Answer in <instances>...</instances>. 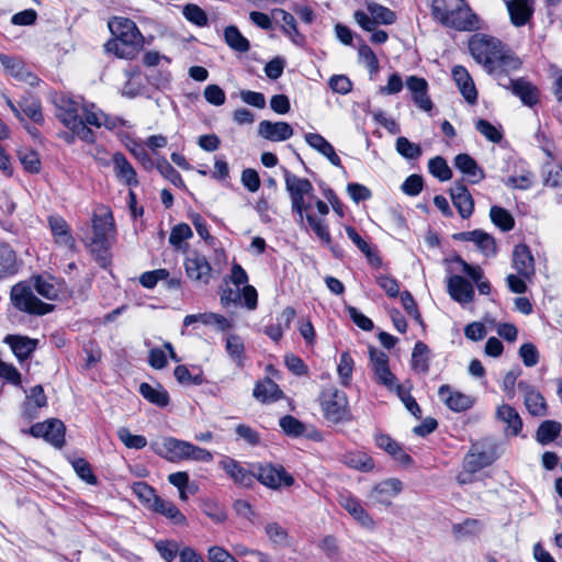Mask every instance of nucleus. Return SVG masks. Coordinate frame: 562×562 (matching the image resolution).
Instances as JSON below:
<instances>
[{
  "label": "nucleus",
  "instance_id": "41",
  "mask_svg": "<svg viewBox=\"0 0 562 562\" xmlns=\"http://www.w3.org/2000/svg\"><path fill=\"white\" fill-rule=\"evenodd\" d=\"M21 114L23 113L33 123L42 125L44 123V116L42 112L41 101L32 95H25L19 102Z\"/></svg>",
  "mask_w": 562,
  "mask_h": 562
},
{
  "label": "nucleus",
  "instance_id": "20",
  "mask_svg": "<svg viewBox=\"0 0 562 562\" xmlns=\"http://www.w3.org/2000/svg\"><path fill=\"white\" fill-rule=\"evenodd\" d=\"M447 288L451 299L460 304H468L474 300V288L462 276H451L447 281Z\"/></svg>",
  "mask_w": 562,
  "mask_h": 562
},
{
  "label": "nucleus",
  "instance_id": "21",
  "mask_svg": "<svg viewBox=\"0 0 562 562\" xmlns=\"http://www.w3.org/2000/svg\"><path fill=\"white\" fill-rule=\"evenodd\" d=\"M406 87L412 93L414 103L423 111L430 112L434 104L427 93L428 83L424 78L409 76L406 79Z\"/></svg>",
  "mask_w": 562,
  "mask_h": 562
},
{
  "label": "nucleus",
  "instance_id": "64",
  "mask_svg": "<svg viewBox=\"0 0 562 562\" xmlns=\"http://www.w3.org/2000/svg\"><path fill=\"white\" fill-rule=\"evenodd\" d=\"M157 169L160 175L168 179L173 186H184L181 175L166 159H161L157 162Z\"/></svg>",
  "mask_w": 562,
  "mask_h": 562
},
{
  "label": "nucleus",
  "instance_id": "1",
  "mask_svg": "<svg viewBox=\"0 0 562 562\" xmlns=\"http://www.w3.org/2000/svg\"><path fill=\"white\" fill-rule=\"evenodd\" d=\"M63 283L52 277L35 276L27 282L12 286L11 301L19 311L31 315H45L54 310V305L44 303L34 291L46 300H58L63 293Z\"/></svg>",
  "mask_w": 562,
  "mask_h": 562
},
{
  "label": "nucleus",
  "instance_id": "45",
  "mask_svg": "<svg viewBox=\"0 0 562 562\" xmlns=\"http://www.w3.org/2000/svg\"><path fill=\"white\" fill-rule=\"evenodd\" d=\"M224 40L236 52L247 53L250 49L249 41L234 25L225 27Z\"/></svg>",
  "mask_w": 562,
  "mask_h": 562
},
{
  "label": "nucleus",
  "instance_id": "33",
  "mask_svg": "<svg viewBox=\"0 0 562 562\" xmlns=\"http://www.w3.org/2000/svg\"><path fill=\"white\" fill-rule=\"evenodd\" d=\"M305 140L308 146L318 151L321 155L325 156L330 161V164L336 167H341V160L336 154L335 148L321 134L307 133L305 134Z\"/></svg>",
  "mask_w": 562,
  "mask_h": 562
},
{
  "label": "nucleus",
  "instance_id": "4",
  "mask_svg": "<svg viewBox=\"0 0 562 562\" xmlns=\"http://www.w3.org/2000/svg\"><path fill=\"white\" fill-rule=\"evenodd\" d=\"M431 14L442 25L458 31H472L477 24L465 0H432Z\"/></svg>",
  "mask_w": 562,
  "mask_h": 562
},
{
  "label": "nucleus",
  "instance_id": "56",
  "mask_svg": "<svg viewBox=\"0 0 562 562\" xmlns=\"http://www.w3.org/2000/svg\"><path fill=\"white\" fill-rule=\"evenodd\" d=\"M182 13L189 22L196 26L203 27L207 24V15L205 11L196 4L189 3L184 5Z\"/></svg>",
  "mask_w": 562,
  "mask_h": 562
},
{
  "label": "nucleus",
  "instance_id": "53",
  "mask_svg": "<svg viewBox=\"0 0 562 562\" xmlns=\"http://www.w3.org/2000/svg\"><path fill=\"white\" fill-rule=\"evenodd\" d=\"M117 437L128 449L139 450L145 448L147 445L146 437L142 435H133L126 427H121L117 429Z\"/></svg>",
  "mask_w": 562,
  "mask_h": 562
},
{
  "label": "nucleus",
  "instance_id": "13",
  "mask_svg": "<svg viewBox=\"0 0 562 562\" xmlns=\"http://www.w3.org/2000/svg\"><path fill=\"white\" fill-rule=\"evenodd\" d=\"M65 425L61 420L52 418L43 423L34 424L30 434L36 438H43L55 448H61L65 443Z\"/></svg>",
  "mask_w": 562,
  "mask_h": 562
},
{
  "label": "nucleus",
  "instance_id": "14",
  "mask_svg": "<svg viewBox=\"0 0 562 562\" xmlns=\"http://www.w3.org/2000/svg\"><path fill=\"white\" fill-rule=\"evenodd\" d=\"M184 269L188 278L194 282L209 284L213 269L206 257L199 252H191L184 259Z\"/></svg>",
  "mask_w": 562,
  "mask_h": 562
},
{
  "label": "nucleus",
  "instance_id": "47",
  "mask_svg": "<svg viewBox=\"0 0 562 562\" xmlns=\"http://www.w3.org/2000/svg\"><path fill=\"white\" fill-rule=\"evenodd\" d=\"M562 426L555 420L542 422L536 432V439L541 445H548L561 434Z\"/></svg>",
  "mask_w": 562,
  "mask_h": 562
},
{
  "label": "nucleus",
  "instance_id": "6",
  "mask_svg": "<svg viewBox=\"0 0 562 562\" xmlns=\"http://www.w3.org/2000/svg\"><path fill=\"white\" fill-rule=\"evenodd\" d=\"M319 401L324 417L328 422L338 424L350 419L348 398L344 391L327 386L322 391Z\"/></svg>",
  "mask_w": 562,
  "mask_h": 562
},
{
  "label": "nucleus",
  "instance_id": "58",
  "mask_svg": "<svg viewBox=\"0 0 562 562\" xmlns=\"http://www.w3.org/2000/svg\"><path fill=\"white\" fill-rule=\"evenodd\" d=\"M393 390H395L397 396L400 397V400L402 401V403L404 404L406 409L414 417L420 418L422 409H420L418 403L416 402V400L411 395V393L408 391L404 390V387L400 384H396Z\"/></svg>",
  "mask_w": 562,
  "mask_h": 562
},
{
  "label": "nucleus",
  "instance_id": "31",
  "mask_svg": "<svg viewBox=\"0 0 562 562\" xmlns=\"http://www.w3.org/2000/svg\"><path fill=\"white\" fill-rule=\"evenodd\" d=\"M452 77L464 99L469 103L474 104L477 99V92L468 70L462 66H454Z\"/></svg>",
  "mask_w": 562,
  "mask_h": 562
},
{
  "label": "nucleus",
  "instance_id": "12",
  "mask_svg": "<svg viewBox=\"0 0 562 562\" xmlns=\"http://www.w3.org/2000/svg\"><path fill=\"white\" fill-rule=\"evenodd\" d=\"M370 367L373 371L375 381L392 391L396 385V376L389 368V356L376 348H369Z\"/></svg>",
  "mask_w": 562,
  "mask_h": 562
},
{
  "label": "nucleus",
  "instance_id": "38",
  "mask_svg": "<svg viewBox=\"0 0 562 562\" xmlns=\"http://www.w3.org/2000/svg\"><path fill=\"white\" fill-rule=\"evenodd\" d=\"M139 393L145 400L158 407L169 405L170 396L160 384L153 386L149 383L143 382L139 385Z\"/></svg>",
  "mask_w": 562,
  "mask_h": 562
},
{
  "label": "nucleus",
  "instance_id": "59",
  "mask_svg": "<svg viewBox=\"0 0 562 562\" xmlns=\"http://www.w3.org/2000/svg\"><path fill=\"white\" fill-rule=\"evenodd\" d=\"M193 236L192 229L188 224L181 223L176 225L169 235V243L176 248L180 249L182 243Z\"/></svg>",
  "mask_w": 562,
  "mask_h": 562
},
{
  "label": "nucleus",
  "instance_id": "36",
  "mask_svg": "<svg viewBox=\"0 0 562 562\" xmlns=\"http://www.w3.org/2000/svg\"><path fill=\"white\" fill-rule=\"evenodd\" d=\"M454 167L468 177L471 183H477L484 178V171L468 154H459L454 158Z\"/></svg>",
  "mask_w": 562,
  "mask_h": 562
},
{
  "label": "nucleus",
  "instance_id": "51",
  "mask_svg": "<svg viewBox=\"0 0 562 562\" xmlns=\"http://www.w3.org/2000/svg\"><path fill=\"white\" fill-rule=\"evenodd\" d=\"M428 170L440 181H448L452 178V170L441 156H436L428 161Z\"/></svg>",
  "mask_w": 562,
  "mask_h": 562
},
{
  "label": "nucleus",
  "instance_id": "57",
  "mask_svg": "<svg viewBox=\"0 0 562 562\" xmlns=\"http://www.w3.org/2000/svg\"><path fill=\"white\" fill-rule=\"evenodd\" d=\"M475 128L492 143H499L503 138L502 131L484 119L476 121Z\"/></svg>",
  "mask_w": 562,
  "mask_h": 562
},
{
  "label": "nucleus",
  "instance_id": "63",
  "mask_svg": "<svg viewBox=\"0 0 562 562\" xmlns=\"http://www.w3.org/2000/svg\"><path fill=\"white\" fill-rule=\"evenodd\" d=\"M200 323L204 325H214L218 330H227L232 328V322L225 316L216 313H201Z\"/></svg>",
  "mask_w": 562,
  "mask_h": 562
},
{
  "label": "nucleus",
  "instance_id": "27",
  "mask_svg": "<svg viewBox=\"0 0 562 562\" xmlns=\"http://www.w3.org/2000/svg\"><path fill=\"white\" fill-rule=\"evenodd\" d=\"M513 262L517 273L524 279H530L535 274V260L527 245L515 246Z\"/></svg>",
  "mask_w": 562,
  "mask_h": 562
},
{
  "label": "nucleus",
  "instance_id": "30",
  "mask_svg": "<svg viewBox=\"0 0 562 562\" xmlns=\"http://www.w3.org/2000/svg\"><path fill=\"white\" fill-rule=\"evenodd\" d=\"M220 465L236 484L246 487L254 484L255 473L246 470L238 461L229 457H225L221 460Z\"/></svg>",
  "mask_w": 562,
  "mask_h": 562
},
{
  "label": "nucleus",
  "instance_id": "26",
  "mask_svg": "<svg viewBox=\"0 0 562 562\" xmlns=\"http://www.w3.org/2000/svg\"><path fill=\"white\" fill-rule=\"evenodd\" d=\"M191 442L176 439L173 437L165 438L157 453L166 460L177 462L187 460L188 451H190Z\"/></svg>",
  "mask_w": 562,
  "mask_h": 562
},
{
  "label": "nucleus",
  "instance_id": "23",
  "mask_svg": "<svg viewBox=\"0 0 562 562\" xmlns=\"http://www.w3.org/2000/svg\"><path fill=\"white\" fill-rule=\"evenodd\" d=\"M272 19L279 23L281 22L282 32L291 40V42L297 46L305 44V36L302 35L296 26L294 16L283 9H273L271 11Z\"/></svg>",
  "mask_w": 562,
  "mask_h": 562
},
{
  "label": "nucleus",
  "instance_id": "24",
  "mask_svg": "<svg viewBox=\"0 0 562 562\" xmlns=\"http://www.w3.org/2000/svg\"><path fill=\"white\" fill-rule=\"evenodd\" d=\"M258 134L271 142H283L293 135L292 126L286 122H271L263 120L258 125Z\"/></svg>",
  "mask_w": 562,
  "mask_h": 562
},
{
  "label": "nucleus",
  "instance_id": "42",
  "mask_svg": "<svg viewBox=\"0 0 562 562\" xmlns=\"http://www.w3.org/2000/svg\"><path fill=\"white\" fill-rule=\"evenodd\" d=\"M430 350L423 341H417L412 352V368L418 373L427 374L429 371Z\"/></svg>",
  "mask_w": 562,
  "mask_h": 562
},
{
  "label": "nucleus",
  "instance_id": "48",
  "mask_svg": "<svg viewBox=\"0 0 562 562\" xmlns=\"http://www.w3.org/2000/svg\"><path fill=\"white\" fill-rule=\"evenodd\" d=\"M281 391L271 379L257 383L254 389V396L262 402L276 401L281 396Z\"/></svg>",
  "mask_w": 562,
  "mask_h": 562
},
{
  "label": "nucleus",
  "instance_id": "18",
  "mask_svg": "<svg viewBox=\"0 0 562 562\" xmlns=\"http://www.w3.org/2000/svg\"><path fill=\"white\" fill-rule=\"evenodd\" d=\"M403 484L397 479H387L376 484L370 492L369 498L378 504L390 506L392 499L397 496Z\"/></svg>",
  "mask_w": 562,
  "mask_h": 562
},
{
  "label": "nucleus",
  "instance_id": "44",
  "mask_svg": "<svg viewBox=\"0 0 562 562\" xmlns=\"http://www.w3.org/2000/svg\"><path fill=\"white\" fill-rule=\"evenodd\" d=\"M482 530V522L474 518H468L462 522L453 524L451 532L457 540H463L477 536Z\"/></svg>",
  "mask_w": 562,
  "mask_h": 562
},
{
  "label": "nucleus",
  "instance_id": "5",
  "mask_svg": "<svg viewBox=\"0 0 562 562\" xmlns=\"http://www.w3.org/2000/svg\"><path fill=\"white\" fill-rule=\"evenodd\" d=\"M285 190L291 200V210L297 215V223L303 224L304 213L312 206L315 199L314 187L306 178H301L284 169Z\"/></svg>",
  "mask_w": 562,
  "mask_h": 562
},
{
  "label": "nucleus",
  "instance_id": "61",
  "mask_svg": "<svg viewBox=\"0 0 562 562\" xmlns=\"http://www.w3.org/2000/svg\"><path fill=\"white\" fill-rule=\"evenodd\" d=\"M279 424L282 430L289 436L299 437L305 431L304 424L291 415L283 416Z\"/></svg>",
  "mask_w": 562,
  "mask_h": 562
},
{
  "label": "nucleus",
  "instance_id": "10",
  "mask_svg": "<svg viewBox=\"0 0 562 562\" xmlns=\"http://www.w3.org/2000/svg\"><path fill=\"white\" fill-rule=\"evenodd\" d=\"M255 477L265 486L279 490L294 484V477L282 465L272 463L259 464Z\"/></svg>",
  "mask_w": 562,
  "mask_h": 562
},
{
  "label": "nucleus",
  "instance_id": "55",
  "mask_svg": "<svg viewBox=\"0 0 562 562\" xmlns=\"http://www.w3.org/2000/svg\"><path fill=\"white\" fill-rule=\"evenodd\" d=\"M396 150L406 159H417L422 155L420 146L418 144L412 143L404 136H400L396 139Z\"/></svg>",
  "mask_w": 562,
  "mask_h": 562
},
{
  "label": "nucleus",
  "instance_id": "29",
  "mask_svg": "<svg viewBox=\"0 0 562 562\" xmlns=\"http://www.w3.org/2000/svg\"><path fill=\"white\" fill-rule=\"evenodd\" d=\"M48 225L55 243L70 251H74L76 241L70 233L67 222L60 216H49Z\"/></svg>",
  "mask_w": 562,
  "mask_h": 562
},
{
  "label": "nucleus",
  "instance_id": "60",
  "mask_svg": "<svg viewBox=\"0 0 562 562\" xmlns=\"http://www.w3.org/2000/svg\"><path fill=\"white\" fill-rule=\"evenodd\" d=\"M133 491L148 508H150L153 503L159 497L155 490L145 482H136L133 485Z\"/></svg>",
  "mask_w": 562,
  "mask_h": 562
},
{
  "label": "nucleus",
  "instance_id": "25",
  "mask_svg": "<svg viewBox=\"0 0 562 562\" xmlns=\"http://www.w3.org/2000/svg\"><path fill=\"white\" fill-rule=\"evenodd\" d=\"M339 504L346 509L353 519L366 529H373L375 527L374 520L363 508L360 501L351 495H341Z\"/></svg>",
  "mask_w": 562,
  "mask_h": 562
},
{
  "label": "nucleus",
  "instance_id": "28",
  "mask_svg": "<svg viewBox=\"0 0 562 562\" xmlns=\"http://www.w3.org/2000/svg\"><path fill=\"white\" fill-rule=\"evenodd\" d=\"M450 196L462 218H469L474 210V201L467 187L462 183H454L450 189Z\"/></svg>",
  "mask_w": 562,
  "mask_h": 562
},
{
  "label": "nucleus",
  "instance_id": "46",
  "mask_svg": "<svg viewBox=\"0 0 562 562\" xmlns=\"http://www.w3.org/2000/svg\"><path fill=\"white\" fill-rule=\"evenodd\" d=\"M376 445L391 456L395 457L402 463H409L412 458L403 451L401 446L387 435H379L375 437Z\"/></svg>",
  "mask_w": 562,
  "mask_h": 562
},
{
  "label": "nucleus",
  "instance_id": "43",
  "mask_svg": "<svg viewBox=\"0 0 562 562\" xmlns=\"http://www.w3.org/2000/svg\"><path fill=\"white\" fill-rule=\"evenodd\" d=\"M225 349L231 359L239 368L245 362V344L240 336L236 334H229L225 339Z\"/></svg>",
  "mask_w": 562,
  "mask_h": 562
},
{
  "label": "nucleus",
  "instance_id": "19",
  "mask_svg": "<svg viewBox=\"0 0 562 562\" xmlns=\"http://www.w3.org/2000/svg\"><path fill=\"white\" fill-rule=\"evenodd\" d=\"M505 4L510 22L516 27L526 25L535 12L533 0H506Z\"/></svg>",
  "mask_w": 562,
  "mask_h": 562
},
{
  "label": "nucleus",
  "instance_id": "50",
  "mask_svg": "<svg viewBox=\"0 0 562 562\" xmlns=\"http://www.w3.org/2000/svg\"><path fill=\"white\" fill-rule=\"evenodd\" d=\"M15 254L7 245L0 244V279L15 272Z\"/></svg>",
  "mask_w": 562,
  "mask_h": 562
},
{
  "label": "nucleus",
  "instance_id": "40",
  "mask_svg": "<svg viewBox=\"0 0 562 562\" xmlns=\"http://www.w3.org/2000/svg\"><path fill=\"white\" fill-rule=\"evenodd\" d=\"M86 122L88 125L94 126V127H101L105 126L109 130H114L120 126L125 125V121L116 117V116H110L102 111H98L95 108L92 109V111L88 112Z\"/></svg>",
  "mask_w": 562,
  "mask_h": 562
},
{
  "label": "nucleus",
  "instance_id": "54",
  "mask_svg": "<svg viewBox=\"0 0 562 562\" xmlns=\"http://www.w3.org/2000/svg\"><path fill=\"white\" fill-rule=\"evenodd\" d=\"M304 218L308 223L310 227L314 231L316 236L327 246L331 243V237L328 232V227L325 222L321 218H316L314 215L310 214L308 211L304 213Z\"/></svg>",
  "mask_w": 562,
  "mask_h": 562
},
{
  "label": "nucleus",
  "instance_id": "8",
  "mask_svg": "<svg viewBox=\"0 0 562 562\" xmlns=\"http://www.w3.org/2000/svg\"><path fill=\"white\" fill-rule=\"evenodd\" d=\"M367 11L357 10L353 13L355 21L364 31H373L378 24L391 25L396 21L395 12L382 4L369 2Z\"/></svg>",
  "mask_w": 562,
  "mask_h": 562
},
{
  "label": "nucleus",
  "instance_id": "35",
  "mask_svg": "<svg viewBox=\"0 0 562 562\" xmlns=\"http://www.w3.org/2000/svg\"><path fill=\"white\" fill-rule=\"evenodd\" d=\"M4 342L8 344L13 353L20 359H27L37 347V340L29 338L26 336L8 335L4 338Z\"/></svg>",
  "mask_w": 562,
  "mask_h": 562
},
{
  "label": "nucleus",
  "instance_id": "11",
  "mask_svg": "<svg viewBox=\"0 0 562 562\" xmlns=\"http://www.w3.org/2000/svg\"><path fill=\"white\" fill-rule=\"evenodd\" d=\"M520 65V59L504 46L501 54L495 58V63L487 69V72L494 76L499 86L504 87L513 85L514 79L509 78L508 74L519 69Z\"/></svg>",
  "mask_w": 562,
  "mask_h": 562
},
{
  "label": "nucleus",
  "instance_id": "3",
  "mask_svg": "<svg viewBox=\"0 0 562 562\" xmlns=\"http://www.w3.org/2000/svg\"><path fill=\"white\" fill-rule=\"evenodd\" d=\"M108 24L114 38L105 44V49L120 58L132 59L143 44V35L136 24L121 16L111 19Z\"/></svg>",
  "mask_w": 562,
  "mask_h": 562
},
{
  "label": "nucleus",
  "instance_id": "37",
  "mask_svg": "<svg viewBox=\"0 0 562 562\" xmlns=\"http://www.w3.org/2000/svg\"><path fill=\"white\" fill-rule=\"evenodd\" d=\"M116 178L127 186H137L136 171L122 153H115L112 158Z\"/></svg>",
  "mask_w": 562,
  "mask_h": 562
},
{
  "label": "nucleus",
  "instance_id": "17",
  "mask_svg": "<svg viewBox=\"0 0 562 562\" xmlns=\"http://www.w3.org/2000/svg\"><path fill=\"white\" fill-rule=\"evenodd\" d=\"M497 456L494 450H485L480 446L474 445L470 451L465 454L463 460V469L469 472H477L488 465H491Z\"/></svg>",
  "mask_w": 562,
  "mask_h": 562
},
{
  "label": "nucleus",
  "instance_id": "62",
  "mask_svg": "<svg viewBox=\"0 0 562 562\" xmlns=\"http://www.w3.org/2000/svg\"><path fill=\"white\" fill-rule=\"evenodd\" d=\"M19 159L26 171L32 173H36L40 171L41 161L36 151L32 149L20 150Z\"/></svg>",
  "mask_w": 562,
  "mask_h": 562
},
{
  "label": "nucleus",
  "instance_id": "16",
  "mask_svg": "<svg viewBox=\"0 0 562 562\" xmlns=\"http://www.w3.org/2000/svg\"><path fill=\"white\" fill-rule=\"evenodd\" d=\"M438 396L453 412H464L474 405V397L453 390L450 385L443 384L438 390Z\"/></svg>",
  "mask_w": 562,
  "mask_h": 562
},
{
  "label": "nucleus",
  "instance_id": "49",
  "mask_svg": "<svg viewBox=\"0 0 562 562\" xmlns=\"http://www.w3.org/2000/svg\"><path fill=\"white\" fill-rule=\"evenodd\" d=\"M490 217L503 232H508L515 226L514 217L507 210L501 206H492L490 210Z\"/></svg>",
  "mask_w": 562,
  "mask_h": 562
},
{
  "label": "nucleus",
  "instance_id": "9",
  "mask_svg": "<svg viewBox=\"0 0 562 562\" xmlns=\"http://www.w3.org/2000/svg\"><path fill=\"white\" fill-rule=\"evenodd\" d=\"M93 238L92 243L105 248L111 239L115 237L116 228L111 210L100 206L92 218Z\"/></svg>",
  "mask_w": 562,
  "mask_h": 562
},
{
  "label": "nucleus",
  "instance_id": "7",
  "mask_svg": "<svg viewBox=\"0 0 562 562\" xmlns=\"http://www.w3.org/2000/svg\"><path fill=\"white\" fill-rule=\"evenodd\" d=\"M503 48L504 45L501 41L483 34H475L469 41V49L472 57L479 64H482L486 70L495 63V58Z\"/></svg>",
  "mask_w": 562,
  "mask_h": 562
},
{
  "label": "nucleus",
  "instance_id": "52",
  "mask_svg": "<svg viewBox=\"0 0 562 562\" xmlns=\"http://www.w3.org/2000/svg\"><path fill=\"white\" fill-rule=\"evenodd\" d=\"M201 509L207 517L217 524L224 522L227 518L225 509L213 499H203L201 502Z\"/></svg>",
  "mask_w": 562,
  "mask_h": 562
},
{
  "label": "nucleus",
  "instance_id": "15",
  "mask_svg": "<svg viewBox=\"0 0 562 562\" xmlns=\"http://www.w3.org/2000/svg\"><path fill=\"white\" fill-rule=\"evenodd\" d=\"M517 387L524 394V405L531 416L543 417L548 414L546 398L533 385L519 381Z\"/></svg>",
  "mask_w": 562,
  "mask_h": 562
},
{
  "label": "nucleus",
  "instance_id": "34",
  "mask_svg": "<svg viewBox=\"0 0 562 562\" xmlns=\"http://www.w3.org/2000/svg\"><path fill=\"white\" fill-rule=\"evenodd\" d=\"M452 262L458 263L461 271L464 272L473 282L481 294H488L491 292V284L487 280L483 279V270L480 266H472L463 260L460 256H456L451 259Z\"/></svg>",
  "mask_w": 562,
  "mask_h": 562
},
{
  "label": "nucleus",
  "instance_id": "32",
  "mask_svg": "<svg viewBox=\"0 0 562 562\" xmlns=\"http://www.w3.org/2000/svg\"><path fill=\"white\" fill-rule=\"evenodd\" d=\"M503 88L510 90L527 106H533L539 101V91L531 82L524 79L513 80V85Z\"/></svg>",
  "mask_w": 562,
  "mask_h": 562
},
{
  "label": "nucleus",
  "instance_id": "2",
  "mask_svg": "<svg viewBox=\"0 0 562 562\" xmlns=\"http://www.w3.org/2000/svg\"><path fill=\"white\" fill-rule=\"evenodd\" d=\"M55 105L56 116L74 135L87 143L94 142V134L86 122L87 114L94 109V104H86L70 95L60 94L56 97Z\"/></svg>",
  "mask_w": 562,
  "mask_h": 562
},
{
  "label": "nucleus",
  "instance_id": "22",
  "mask_svg": "<svg viewBox=\"0 0 562 562\" xmlns=\"http://www.w3.org/2000/svg\"><path fill=\"white\" fill-rule=\"evenodd\" d=\"M495 418L506 425L505 435L518 436L522 430V419L517 409L509 404L498 405Z\"/></svg>",
  "mask_w": 562,
  "mask_h": 562
},
{
  "label": "nucleus",
  "instance_id": "39",
  "mask_svg": "<svg viewBox=\"0 0 562 562\" xmlns=\"http://www.w3.org/2000/svg\"><path fill=\"white\" fill-rule=\"evenodd\" d=\"M150 509L170 519L176 525H184L187 521L186 516L172 502L161 497H158L155 503H153Z\"/></svg>",
  "mask_w": 562,
  "mask_h": 562
}]
</instances>
